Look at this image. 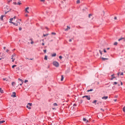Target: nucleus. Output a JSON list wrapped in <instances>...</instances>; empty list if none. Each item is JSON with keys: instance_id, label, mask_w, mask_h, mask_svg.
I'll return each mask as SVG.
<instances>
[{"instance_id": "1", "label": "nucleus", "mask_w": 125, "mask_h": 125, "mask_svg": "<svg viewBox=\"0 0 125 125\" xmlns=\"http://www.w3.org/2000/svg\"><path fill=\"white\" fill-rule=\"evenodd\" d=\"M53 65L56 67H57L59 66V64L56 61H54L53 62Z\"/></svg>"}, {"instance_id": "2", "label": "nucleus", "mask_w": 125, "mask_h": 125, "mask_svg": "<svg viewBox=\"0 0 125 125\" xmlns=\"http://www.w3.org/2000/svg\"><path fill=\"white\" fill-rule=\"evenodd\" d=\"M82 97L83 98L85 97L88 100H89L90 99V96L85 95L83 96Z\"/></svg>"}, {"instance_id": "3", "label": "nucleus", "mask_w": 125, "mask_h": 125, "mask_svg": "<svg viewBox=\"0 0 125 125\" xmlns=\"http://www.w3.org/2000/svg\"><path fill=\"white\" fill-rule=\"evenodd\" d=\"M29 9V7H26V8H25V12L26 13H29V12L28 11V10Z\"/></svg>"}, {"instance_id": "4", "label": "nucleus", "mask_w": 125, "mask_h": 125, "mask_svg": "<svg viewBox=\"0 0 125 125\" xmlns=\"http://www.w3.org/2000/svg\"><path fill=\"white\" fill-rule=\"evenodd\" d=\"M122 40V42H125V39L124 38H122L118 39V41H119Z\"/></svg>"}, {"instance_id": "5", "label": "nucleus", "mask_w": 125, "mask_h": 125, "mask_svg": "<svg viewBox=\"0 0 125 125\" xmlns=\"http://www.w3.org/2000/svg\"><path fill=\"white\" fill-rule=\"evenodd\" d=\"M9 22L10 23H12L13 25H15L16 26H17L18 25V23H15L13 22H12L11 21H9Z\"/></svg>"}, {"instance_id": "6", "label": "nucleus", "mask_w": 125, "mask_h": 125, "mask_svg": "<svg viewBox=\"0 0 125 125\" xmlns=\"http://www.w3.org/2000/svg\"><path fill=\"white\" fill-rule=\"evenodd\" d=\"M16 56V55L15 53H13V54L11 56V59H13V58H15Z\"/></svg>"}, {"instance_id": "7", "label": "nucleus", "mask_w": 125, "mask_h": 125, "mask_svg": "<svg viewBox=\"0 0 125 125\" xmlns=\"http://www.w3.org/2000/svg\"><path fill=\"white\" fill-rule=\"evenodd\" d=\"M118 75V76L120 75H123V73L122 72H118L117 73Z\"/></svg>"}, {"instance_id": "8", "label": "nucleus", "mask_w": 125, "mask_h": 125, "mask_svg": "<svg viewBox=\"0 0 125 125\" xmlns=\"http://www.w3.org/2000/svg\"><path fill=\"white\" fill-rule=\"evenodd\" d=\"M13 95H11V96L13 97H16V93L15 92H13Z\"/></svg>"}, {"instance_id": "9", "label": "nucleus", "mask_w": 125, "mask_h": 125, "mask_svg": "<svg viewBox=\"0 0 125 125\" xmlns=\"http://www.w3.org/2000/svg\"><path fill=\"white\" fill-rule=\"evenodd\" d=\"M108 98V96H104L103 97H102V99H104L105 100H106Z\"/></svg>"}, {"instance_id": "10", "label": "nucleus", "mask_w": 125, "mask_h": 125, "mask_svg": "<svg viewBox=\"0 0 125 125\" xmlns=\"http://www.w3.org/2000/svg\"><path fill=\"white\" fill-rule=\"evenodd\" d=\"M18 80L21 81V83L20 84V85H22V83H23V81H22V80L21 79H20V78L18 79Z\"/></svg>"}, {"instance_id": "11", "label": "nucleus", "mask_w": 125, "mask_h": 125, "mask_svg": "<svg viewBox=\"0 0 125 125\" xmlns=\"http://www.w3.org/2000/svg\"><path fill=\"white\" fill-rule=\"evenodd\" d=\"M16 83L15 82H13L11 84L12 86H14L16 84Z\"/></svg>"}, {"instance_id": "12", "label": "nucleus", "mask_w": 125, "mask_h": 125, "mask_svg": "<svg viewBox=\"0 0 125 125\" xmlns=\"http://www.w3.org/2000/svg\"><path fill=\"white\" fill-rule=\"evenodd\" d=\"M4 16V15H2L0 17V19L1 21H3V18Z\"/></svg>"}, {"instance_id": "13", "label": "nucleus", "mask_w": 125, "mask_h": 125, "mask_svg": "<svg viewBox=\"0 0 125 125\" xmlns=\"http://www.w3.org/2000/svg\"><path fill=\"white\" fill-rule=\"evenodd\" d=\"M101 58L103 61H104L105 60L108 59V58H104L103 57H102Z\"/></svg>"}, {"instance_id": "14", "label": "nucleus", "mask_w": 125, "mask_h": 125, "mask_svg": "<svg viewBox=\"0 0 125 125\" xmlns=\"http://www.w3.org/2000/svg\"><path fill=\"white\" fill-rule=\"evenodd\" d=\"M3 80L4 81L6 80V81H10L9 80H8L6 78H3Z\"/></svg>"}, {"instance_id": "15", "label": "nucleus", "mask_w": 125, "mask_h": 125, "mask_svg": "<svg viewBox=\"0 0 125 125\" xmlns=\"http://www.w3.org/2000/svg\"><path fill=\"white\" fill-rule=\"evenodd\" d=\"M70 29V28L68 26H67V28L65 29V31H67L68 30H69Z\"/></svg>"}, {"instance_id": "16", "label": "nucleus", "mask_w": 125, "mask_h": 125, "mask_svg": "<svg viewBox=\"0 0 125 125\" xmlns=\"http://www.w3.org/2000/svg\"><path fill=\"white\" fill-rule=\"evenodd\" d=\"M0 92L1 93H3V90H2L1 88H0Z\"/></svg>"}, {"instance_id": "17", "label": "nucleus", "mask_w": 125, "mask_h": 125, "mask_svg": "<svg viewBox=\"0 0 125 125\" xmlns=\"http://www.w3.org/2000/svg\"><path fill=\"white\" fill-rule=\"evenodd\" d=\"M27 105H29L30 106H32V104L31 103H28V104Z\"/></svg>"}, {"instance_id": "18", "label": "nucleus", "mask_w": 125, "mask_h": 125, "mask_svg": "<svg viewBox=\"0 0 125 125\" xmlns=\"http://www.w3.org/2000/svg\"><path fill=\"white\" fill-rule=\"evenodd\" d=\"M56 54L55 53H54L53 54H52V57H54L56 56Z\"/></svg>"}, {"instance_id": "19", "label": "nucleus", "mask_w": 125, "mask_h": 125, "mask_svg": "<svg viewBox=\"0 0 125 125\" xmlns=\"http://www.w3.org/2000/svg\"><path fill=\"white\" fill-rule=\"evenodd\" d=\"M26 107H27V108H28V109H31V107H30L28 105H27L26 106Z\"/></svg>"}, {"instance_id": "20", "label": "nucleus", "mask_w": 125, "mask_h": 125, "mask_svg": "<svg viewBox=\"0 0 125 125\" xmlns=\"http://www.w3.org/2000/svg\"><path fill=\"white\" fill-rule=\"evenodd\" d=\"M48 35H49L48 33L46 34H43V36L44 37H45V36H46Z\"/></svg>"}, {"instance_id": "21", "label": "nucleus", "mask_w": 125, "mask_h": 125, "mask_svg": "<svg viewBox=\"0 0 125 125\" xmlns=\"http://www.w3.org/2000/svg\"><path fill=\"white\" fill-rule=\"evenodd\" d=\"M44 59L45 60H47V56L46 55L45 56V57L44 58Z\"/></svg>"}, {"instance_id": "22", "label": "nucleus", "mask_w": 125, "mask_h": 125, "mask_svg": "<svg viewBox=\"0 0 125 125\" xmlns=\"http://www.w3.org/2000/svg\"><path fill=\"white\" fill-rule=\"evenodd\" d=\"M123 110L124 112H125V106L123 108Z\"/></svg>"}, {"instance_id": "23", "label": "nucleus", "mask_w": 125, "mask_h": 125, "mask_svg": "<svg viewBox=\"0 0 125 125\" xmlns=\"http://www.w3.org/2000/svg\"><path fill=\"white\" fill-rule=\"evenodd\" d=\"M5 122V121H0V124H2Z\"/></svg>"}, {"instance_id": "24", "label": "nucleus", "mask_w": 125, "mask_h": 125, "mask_svg": "<svg viewBox=\"0 0 125 125\" xmlns=\"http://www.w3.org/2000/svg\"><path fill=\"white\" fill-rule=\"evenodd\" d=\"M17 4L20 5L21 4V3H20L19 2H17Z\"/></svg>"}, {"instance_id": "25", "label": "nucleus", "mask_w": 125, "mask_h": 125, "mask_svg": "<svg viewBox=\"0 0 125 125\" xmlns=\"http://www.w3.org/2000/svg\"><path fill=\"white\" fill-rule=\"evenodd\" d=\"M97 101L96 100H94L93 102V103H94L95 104H96V102Z\"/></svg>"}, {"instance_id": "26", "label": "nucleus", "mask_w": 125, "mask_h": 125, "mask_svg": "<svg viewBox=\"0 0 125 125\" xmlns=\"http://www.w3.org/2000/svg\"><path fill=\"white\" fill-rule=\"evenodd\" d=\"M93 90V89H90V90H88L87 91L88 92H90V91H92Z\"/></svg>"}, {"instance_id": "27", "label": "nucleus", "mask_w": 125, "mask_h": 125, "mask_svg": "<svg viewBox=\"0 0 125 125\" xmlns=\"http://www.w3.org/2000/svg\"><path fill=\"white\" fill-rule=\"evenodd\" d=\"M99 51L101 55H102V51H101V50H100Z\"/></svg>"}, {"instance_id": "28", "label": "nucleus", "mask_w": 125, "mask_h": 125, "mask_svg": "<svg viewBox=\"0 0 125 125\" xmlns=\"http://www.w3.org/2000/svg\"><path fill=\"white\" fill-rule=\"evenodd\" d=\"M53 105L54 106H57V104L56 103H54L53 104Z\"/></svg>"}, {"instance_id": "29", "label": "nucleus", "mask_w": 125, "mask_h": 125, "mask_svg": "<svg viewBox=\"0 0 125 125\" xmlns=\"http://www.w3.org/2000/svg\"><path fill=\"white\" fill-rule=\"evenodd\" d=\"M117 43L116 42H115L114 43V45H117Z\"/></svg>"}, {"instance_id": "30", "label": "nucleus", "mask_w": 125, "mask_h": 125, "mask_svg": "<svg viewBox=\"0 0 125 125\" xmlns=\"http://www.w3.org/2000/svg\"><path fill=\"white\" fill-rule=\"evenodd\" d=\"M104 56L105 57H107L108 56V54H105L104 55Z\"/></svg>"}, {"instance_id": "31", "label": "nucleus", "mask_w": 125, "mask_h": 125, "mask_svg": "<svg viewBox=\"0 0 125 125\" xmlns=\"http://www.w3.org/2000/svg\"><path fill=\"white\" fill-rule=\"evenodd\" d=\"M76 2L77 3H80V1L79 0H78Z\"/></svg>"}, {"instance_id": "32", "label": "nucleus", "mask_w": 125, "mask_h": 125, "mask_svg": "<svg viewBox=\"0 0 125 125\" xmlns=\"http://www.w3.org/2000/svg\"><path fill=\"white\" fill-rule=\"evenodd\" d=\"M83 121H86L87 120H86L85 118H84L83 119Z\"/></svg>"}, {"instance_id": "33", "label": "nucleus", "mask_w": 125, "mask_h": 125, "mask_svg": "<svg viewBox=\"0 0 125 125\" xmlns=\"http://www.w3.org/2000/svg\"><path fill=\"white\" fill-rule=\"evenodd\" d=\"M51 34L52 35H55L56 33L55 32H52L51 33Z\"/></svg>"}, {"instance_id": "34", "label": "nucleus", "mask_w": 125, "mask_h": 125, "mask_svg": "<svg viewBox=\"0 0 125 125\" xmlns=\"http://www.w3.org/2000/svg\"><path fill=\"white\" fill-rule=\"evenodd\" d=\"M16 65H14L12 66V67L13 68L14 67H16Z\"/></svg>"}, {"instance_id": "35", "label": "nucleus", "mask_w": 125, "mask_h": 125, "mask_svg": "<svg viewBox=\"0 0 125 125\" xmlns=\"http://www.w3.org/2000/svg\"><path fill=\"white\" fill-rule=\"evenodd\" d=\"M13 4L14 5H16L17 4V3L16 2H14L13 3Z\"/></svg>"}, {"instance_id": "36", "label": "nucleus", "mask_w": 125, "mask_h": 125, "mask_svg": "<svg viewBox=\"0 0 125 125\" xmlns=\"http://www.w3.org/2000/svg\"><path fill=\"white\" fill-rule=\"evenodd\" d=\"M13 18H10V21H12L13 20Z\"/></svg>"}, {"instance_id": "37", "label": "nucleus", "mask_w": 125, "mask_h": 125, "mask_svg": "<svg viewBox=\"0 0 125 125\" xmlns=\"http://www.w3.org/2000/svg\"><path fill=\"white\" fill-rule=\"evenodd\" d=\"M11 59L12 60V62H14V60L15 59V58H13V59Z\"/></svg>"}, {"instance_id": "38", "label": "nucleus", "mask_w": 125, "mask_h": 125, "mask_svg": "<svg viewBox=\"0 0 125 125\" xmlns=\"http://www.w3.org/2000/svg\"><path fill=\"white\" fill-rule=\"evenodd\" d=\"M117 83L116 82H115L113 84H117Z\"/></svg>"}, {"instance_id": "39", "label": "nucleus", "mask_w": 125, "mask_h": 125, "mask_svg": "<svg viewBox=\"0 0 125 125\" xmlns=\"http://www.w3.org/2000/svg\"><path fill=\"white\" fill-rule=\"evenodd\" d=\"M22 29V28L21 27H20L19 28V30L20 31H21Z\"/></svg>"}, {"instance_id": "40", "label": "nucleus", "mask_w": 125, "mask_h": 125, "mask_svg": "<svg viewBox=\"0 0 125 125\" xmlns=\"http://www.w3.org/2000/svg\"><path fill=\"white\" fill-rule=\"evenodd\" d=\"M88 122H89V121L88 120H87L86 121V123H88Z\"/></svg>"}, {"instance_id": "41", "label": "nucleus", "mask_w": 125, "mask_h": 125, "mask_svg": "<svg viewBox=\"0 0 125 125\" xmlns=\"http://www.w3.org/2000/svg\"><path fill=\"white\" fill-rule=\"evenodd\" d=\"M61 81H62V75H61Z\"/></svg>"}, {"instance_id": "42", "label": "nucleus", "mask_w": 125, "mask_h": 125, "mask_svg": "<svg viewBox=\"0 0 125 125\" xmlns=\"http://www.w3.org/2000/svg\"><path fill=\"white\" fill-rule=\"evenodd\" d=\"M59 58L61 59L62 58V56H60L59 57Z\"/></svg>"}, {"instance_id": "43", "label": "nucleus", "mask_w": 125, "mask_h": 125, "mask_svg": "<svg viewBox=\"0 0 125 125\" xmlns=\"http://www.w3.org/2000/svg\"><path fill=\"white\" fill-rule=\"evenodd\" d=\"M46 50H43V51L45 53H46Z\"/></svg>"}, {"instance_id": "44", "label": "nucleus", "mask_w": 125, "mask_h": 125, "mask_svg": "<svg viewBox=\"0 0 125 125\" xmlns=\"http://www.w3.org/2000/svg\"><path fill=\"white\" fill-rule=\"evenodd\" d=\"M92 16V15L91 14H89V17L90 18V16Z\"/></svg>"}, {"instance_id": "45", "label": "nucleus", "mask_w": 125, "mask_h": 125, "mask_svg": "<svg viewBox=\"0 0 125 125\" xmlns=\"http://www.w3.org/2000/svg\"><path fill=\"white\" fill-rule=\"evenodd\" d=\"M104 52H106V51L105 50V49H104Z\"/></svg>"}, {"instance_id": "46", "label": "nucleus", "mask_w": 125, "mask_h": 125, "mask_svg": "<svg viewBox=\"0 0 125 125\" xmlns=\"http://www.w3.org/2000/svg\"><path fill=\"white\" fill-rule=\"evenodd\" d=\"M28 82V81L27 80H25V83H26V82Z\"/></svg>"}, {"instance_id": "47", "label": "nucleus", "mask_w": 125, "mask_h": 125, "mask_svg": "<svg viewBox=\"0 0 125 125\" xmlns=\"http://www.w3.org/2000/svg\"><path fill=\"white\" fill-rule=\"evenodd\" d=\"M40 1L42 2H44L45 0H40Z\"/></svg>"}, {"instance_id": "48", "label": "nucleus", "mask_w": 125, "mask_h": 125, "mask_svg": "<svg viewBox=\"0 0 125 125\" xmlns=\"http://www.w3.org/2000/svg\"><path fill=\"white\" fill-rule=\"evenodd\" d=\"M102 111H104V110L102 108H101L100 109Z\"/></svg>"}, {"instance_id": "49", "label": "nucleus", "mask_w": 125, "mask_h": 125, "mask_svg": "<svg viewBox=\"0 0 125 125\" xmlns=\"http://www.w3.org/2000/svg\"><path fill=\"white\" fill-rule=\"evenodd\" d=\"M115 78V77H112V78H111V80H113V78Z\"/></svg>"}, {"instance_id": "50", "label": "nucleus", "mask_w": 125, "mask_h": 125, "mask_svg": "<svg viewBox=\"0 0 125 125\" xmlns=\"http://www.w3.org/2000/svg\"><path fill=\"white\" fill-rule=\"evenodd\" d=\"M72 41V40L71 39H70L69 40V41L70 42H71Z\"/></svg>"}, {"instance_id": "51", "label": "nucleus", "mask_w": 125, "mask_h": 125, "mask_svg": "<svg viewBox=\"0 0 125 125\" xmlns=\"http://www.w3.org/2000/svg\"><path fill=\"white\" fill-rule=\"evenodd\" d=\"M114 19L115 20H116L117 19V17H115L114 18Z\"/></svg>"}, {"instance_id": "52", "label": "nucleus", "mask_w": 125, "mask_h": 125, "mask_svg": "<svg viewBox=\"0 0 125 125\" xmlns=\"http://www.w3.org/2000/svg\"><path fill=\"white\" fill-rule=\"evenodd\" d=\"M17 23H18V24H19H19H20V22H18V21H17Z\"/></svg>"}, {"instance_id": "53", "label": "nucleus", "mask_w": 125, "mask_h": 125, "mask_svg": "<svg viewBox=\"0 0 125 125\" xmlns=\"http://www.w3.org/2000/svg\"><path fill=\"white\" fill-rule=\"evenodd\" d=\"M33 42L32 41L31 42V44H33Z\"/></svg>"}, {"instance_id": "54", "label": "nucleus", "mask_w": 125, "mask_h": 125, "mask_svg": "<svg viewBox=\"0 0 125 125\" xmlns=\"http://www.w3.org/2000/svg\"><path fill=\"white\" fill-rule=\"evenodd\" d=\"M121 85H123V83L121 82Z\"/></svg>"}, {"instance_id": "55", "label": "nucleus", "mask_w": 125, "mask_h": 125, "mask_svg": "<svg viewBox=\"0 0 125 125\" xmlns=\"http://www.w3.org/2000/svg\"><path fill=\"white\" fill-rule=\"evenodd\" d=\"M76 106V104H73V106Z\"/></svg>"}, {"instance_id": "56", "label": "nucleus", "mask_w": 125, "mask_h": 125, "mask_svg": "<svg viewBox=\"0 0 125 125\" xmlns=\"http://www.w3.org/2000/svg\"><path fill=\"white\" fill-rule=\"evenodd\" d=\"M116 100H117L116 99L114 100V101L115 102L116 101Z\"/></svg>"}, {"instance_id": "57", "label": "nucleus", "mask_w": 125, "mask_h": 125, "mask_svg": "<svg viewBox=\"0 0 125 125\" xmlns=\"http://www.w3.org/2000/svg\"><path fill=\"white\" fill-rule=\"evenodd\" d=\"M9 51V50H7L6 51L7 52H8Z\"/></svg>"}, {"instance_id": "58", "label": "nucleus", "mask_w": 125, "mask_h": 125, "mask_svg": "<svg viewBox=\"0 0 125 125\" xmlns=\"http://www.w3.org/2000/svg\"><path fill=\"white\" fill-rule=\"evenodd\" d=\"M42 45H44V43H42Z\"/></svg>"}, {"instance_id": "59", "label": "nucleus", "mask_w": 125, "mask_h": 125, "mask_svg": "<svg viewBox=\"0 0 125 125\" xmlns=\"http://www.w3.org/2000/svg\"><path fill=\"white\" fill-rule=\"evenodd\" d=\"M52 109L53 110H54V109L55 110L56 109L54 108H53Z\"/></svg>"}, {"instance_id": "60", "label": "nucleus", "mask_w": 125, "mask_h": 125, "mask_svg": "<svg viewBox=\"0 0 125 125\" xmlns=\"http://www.w3.org/2000/svg\"><path fill=\"white\" fill-rule=\"evenodd\" d=\"M109 49V48H107V50H108Z\"/></svg>"}, {"instance_id": "61", "label": "nucleus", "mask_w": 125, "mask_h": 125, "mask_svg": "<svg viewBox=\"0 0 125 125\" xmlns=\"http://www.w3.org/2000/svg\"><path fill=\"white\" fill-rule=\"evenodd\" d=\"M16 18V17L15 16L13 18V19L14 18V19H15Z\"/></svg>"}, {"instance_id": "62", "label": "nucleus", "mask_w": 125, "mask_h": 125, "mask_svg": "<svg viewBox=\"0 0 125 125\" xmlns=\"http://www.w3.org/2000/svg\"><path fill=\"white\" fill-rule=\"evenodd\" d=\"M5 48H6V47H3V49H4V50H5Z\"/></svg>"}, {"instance_id": "63", "label": "nucleus", "mask_w": 125, "mask_h": 125, "mask_svg": "<svg viewBox=\"0 0 125 125\" xmlns=\"http://www.w3.org/2000/svg\"><path fill=\"white\" fill-rule=\"evenodd\" d=\"M33 59H31H31H30V60H32Z\"/></svg>"}, {"instance_id": "64", "label": "nucleus", "mask_w": 125, "mask_h": 125, "mask_svg": "<svg viewBox=\"0 0 125 125\" xmlns=\"http://www.w3.org/2000/svg\"><path fill=\"white\" fill-rule=\"evenodd\" d=\"M25 16H26L27 17L28 16V15L27 14H26V15H25Z\"/></svg>"}]
</instances>
